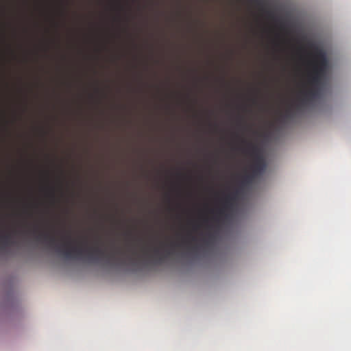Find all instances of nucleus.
Returning <instances> with one entry per match:
<instances>
[{"mask_svg": "<svg viewBox=\"0 0 351 351\" xmlns=\"http://www.w3.org/2000/svg\"><path fill=\"white\" fill-rule=\"evenodd\" d=\"M246 144L243 152L252 158L250 165L252 173L245 174L241 180V186L233 192L226 194L220 202V206L216 209L210 210L213 216L210 219L204 217L201 221H193L191 230L188 232L184 239L186 254L189 257H198L205 249L210 245L214 239L213 230L230 218L241 189L251 184L254 178L263 173L266 169L265 160L257 145L242 141Z\"/></svg>", "mask_w": 351, "mask_h": 351, "instance_id": "f257e3e1", "label": "nucleus"}, {"mask_svg": "<svg viewBox=\"0 0 351 351\" xmlns=\"http://www.w3.org/2000/svg\"><path fill=\"white\" fill-rule=\"evenodd\" d=\"M308 47L312 51L313 60L311 69L307 72L306 80L302 84L298 96V106H303L315 99L319 93L320 86L329 69L326 52L322 48L311 43Z\"/></svg>", "mask_w": 351, "mask_h": 351, "instance_id": "f03ea898", "label": "nucleus"}, {"mask_svg": "<svg viewBox=\"0 0 351 351\" xmlns=\"http://www.w3.org/2000/svg\"><path fill=\"white\" fill-rule=\"evenodd\" d=\"M141 258L145 265L162 266L172 263L176 258V237L169 239L153 234L141 247Z\"/></svg>", "mask_w": 351, "mask_h": 351, "instance_id": "7ed1b4c3", "label": "nucleus"}, {"mask_svg": "<svg viewBox=\"0 0 351 351\" xmlns=\"http://www.w3.org/2000/svg\"><path fill=\"white\" fill-rule=\"evenodd\" d=\"M38 239L47 241L50 246L55 247L57 252L61 254L67 259L79 258L88 255L89 259L92 260L95 256H102L104 254V250L99 246V240L97 241V245L91 247H82V246H71L70 237H67L68 241L64 242L62 246L57 245L56 238L48 232H39Z\"/></svg>", "mask_w": 351, "mask_h": 351, "instance_id": "20e7f679", "label": "nucleus"}, {"mask_svg": "<svg viewBox=\"0 0 351 351\" xmlns=\"http://www.w3.org/2000/svg\"><path fill=\"white\" fill-rule=\"evenodd\" d=\"M175 168L173 166L171 169V215H172V230L174 229V215L176 213V171Z\"/></svg>", "mask_w": 351, "mask_h": 351, "instance_id": "39448f33", "label": "nucleus"}, {"mask_svg": "<svg viewBox=\"0 0 351 351\" xmlns=\"http://www.w3.org/2000/svg\"><path fill=\"white\" fill-rule=\"evenodd\" d=\"M199 23L197 19H195L191 23V30L193 34V44L199 49H203L205 47L204 43L202 39V36L197 33V25Z\"/></svg>", "mask_w": 351, "mask_h": 351, "instance_id": "423d86ee", "label": "nucleus"}, {"mask_svg": "<svg viewBox=\"0 0 351 351\" xmlns=\"http://www.w3.org/2000/svg\"><path fill=\"white\" fill-rule=\"evenodd\" d=\"M16 233V230H14L12 232H6V233H2L0 232V248L1 249H5L10 245L12 244V236L14 234Z\"/></svg>", "mask_w": 351, "mask_h": 351, "instance_id": "0eeeda50", "label": "nucleus"}, {"mask_svg": "<svg viewBox=\"0 0 351 351\" xmlns=\"http://www.w3.org/2000/svg\"><path fill=\"white\" fill-rule=\"evenodd\" d=\"M180 1L177 0V60H180L179 57V44H178V19L180 16Z\"/></svg>", "mask_w": 351, "mask_h": 351, "instance_id": "6e6552de", "label": "nucleus"}, {"mask_svg": "<svg viewBox=\"0 0 351 351\" xmlns=\"http://www.w3.org/2000/svg\"><path fill=\"white\" fill-rule=\"evenodd\" d=\"M192 102H193V104H192V107H191V108H192V110L193 111V116H194L195 117H197V115H198V114H197V112L195 110V107H194L195 104L197 103V99H196V98H194V99L192 100Z\"/></svg>", "mask_w": 351, "mask_h": 351, "instance_id": "1a4fd4ad", "label": "nucleus"}, {"mask_svg": "<svg viewBox=\"0 0 351 351\" xmlns=\"http://www.w3.org/2000/svg\"><path fill=\"white\" fill-rule=\"evenodd\" d=\"M196 71H197V70H196V69H192V72H193V75H194L193 80H194V84H195V86H197V82H198V79H197V77L195 76Z\"/></svg>", "mask_w": 351, "mask_h": 351, "instance_id": "9d476101", "label": "nucleus"}, {"mask_svg": "<svg viewBox=\"0 0 351 351\" xmlns=\"http://www.w3.org/2000/svg\"><path fill=\"white\" fill-rule=\"evenodd\" d=\"M289 109L287 111L286 115L288 116L289 114Z\"/></svg>", "mask_w": 351, "mask_h": 351, "instance_id": "9b49d317", "label": "nucleus"}, {"mask_svg": "<svg viewBox=\"0 0 351 351\" xmlns=\"http://www.w3.org/2000/svg\"><path fill=\"white\" fill-rule=\"evenodd\" d=\"M174 94H175V93H174V92H173V91H172V97H173Z\"/></svg>", "mask_w": 351, "mask_h": 351, "instance_id": "f8f14e48", "label": "nucleus"}, {"mask_svg": "<svg viewBox=\"0 0 351 351\" xmlns=\"http://www.w3.org/2000/svg\"><path fill=\"white\" fill-rule=\"evenodd\" d=\"M51 195H52V197H54V193H53V192H52V193H51Z\"/></svg>", "mask_w": 351, "mask_h": 351, "instance_id": "ddd939ff", "label": "nucleus"}]
</instances>
